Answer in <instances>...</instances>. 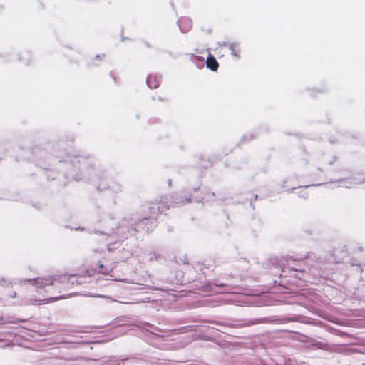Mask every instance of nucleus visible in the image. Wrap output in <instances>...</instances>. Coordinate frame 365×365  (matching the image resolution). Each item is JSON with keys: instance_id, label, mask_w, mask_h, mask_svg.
<instances>
[{"instance_id": "obj_1", "label": "nucleus", "mask_w": 365, "mask_h": 365, "mask_svg": "<svg viewBox=\"0 0 365 365\" xmlns=\"http://www.w3.org/2000/svg\"><path fill=\"white\" fill-rule=\"evenodd\" d=\"M206 66L210 70L216 71L219 64L215 58L210 54L206 59Z\"/></svg>"}, {"instance_id": "obj_2", "label": "nucleus", "mask_w": 365, "mask_h": 365, "mask_svg": "<svg viewBox=\"0 0 365 365\" xmlns=\"http://www.w3.org/2000/svg\"><path fill=\"white\" fill-rule=\"evenodd\" d=\"M29 282H33V284L38 288L44 287L46 285L52 284L53 282L51 278L48 279H37L35 280H28Z\"/></svg>"}, {"instance_id": "obj_3", "label": "nucleus", "mask_w": 365, "mask_h": 365, "mask_svg": "<svg viewBox=\"0 0 365 365\" xmlns=\"http://www.w3.org/2000/svg\"><path fill=\"white\" fill-rule=\"evenodd\" d=\"M228 48L231 52V55L236 59H238L240 56L241 49L237 43H231L228 44Z\"/></svg>"}, {"instance_id": "obj_4", "label": "nucleus", "mask_w": 365, "mask_h": 365, "mask_svg": "<svg viewBox=\"0 0 365 365\" xmlns=\"http://www.w3.org/2000/svg\"><path fill=\"white\" fill-rule=\"evenodd\" d=\"M147 85L150 88H156L159 85V80L156 76L149 75L147 78Z\"/></svg>"}, {"instance_id": "obj_5", "label": "nucleus", "mask_w": 365, "mask_h": 365, "mask_svg": "<svg viewBox=\"0 0 365 365\" xmlns=\"http://www.w3.org/2000/svg\"><path fill=\"white\" fill-rule=\"evenodd\" d=\"M179 26L182 32H187L190 29L192 24L188 19H182L180 21Z\"/></svg>"}, {"instance_id": "obj_6", "label": "nucleus", "mask_w": 365, "mask_h": 365, "mask_svg": "<svg viewBox=\"0 0 365 365\" xmlns=\"http://www.w3.org/2000/svg\"><path fill=\"white\" fill-rule=\"evenodd\" d=\"M5 284V280L4 279H0V285H3Z\"/></svg>"}, {"instance_id": "obj_7", "label": "nucleus", "mask_w": 365, "mask_h": 365, "mask_svg": "<svg viewBox=\"0 0 365 365\" xmlns=\"http://www.w3.org/2000/svg\"><path fill=\"white\" fill-rule=\"evenodd\" d=\"M11 298L14 297H15V293L12 292V294H11L10 296Z\"/></svg>"}]
</instances>
